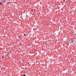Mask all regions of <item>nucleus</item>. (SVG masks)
Segmentation results:
<instances>
[{
    "label": "nucleus",
    "mask_w": 76,
    "mask_h": 76,
    "mask_svg": "<svg viewBox=\"0 0 76 76\" xmlns=\"http://www.w3.org/2000/svg\"><path fill=\"white\" fill-rule=\"evenodd\" d=\"M1 1L3 3H6V1H5V0H1Z\"/></svg>",
    "instance_id": "obj_1"
},
{
    "label": "nucleus",
    "mask_w": 76,
    "mask_h": 76,
    "mask_svg": "<svg viewBox=\"0 0 76 76\" xmlns=\"http://www.w3.org/2000/svg\"><path fill=\"white\" fill-rule=\"evenodd\" d=\"M0 4H1V5H2V4H2V3H1V2H0Z\"/></svg>",
    "instance_id": "obj_2"
},
{
    "label": "nucleus",
    "mask_w": 76,
    "mask_h": 76,
    "mask_svg": "<svg viewBox=\"0 0 76 76\" xmlns=\"http://www.w3.org/2000/svg\"><path fill=\"white\" fill-rule=\"evenodd\" d=\"M10 3L8 2V3H7V4H10Z\"/></svg>",
    "instance_id": "obj_3"
},
{
    "label": "nucleus",
    "mask_w": 76,
    "mask_h": 76,
    "mask_svg": "<svg viewBox=\"0 0 76 76\" xmlns=\"http://www.w3.org/2000/svg\"><path fill=\"white\" fill-rule=\"evenodd\" d=\"M23 76H26V75H25V74H24Z\"/></svg>",
    "instance_id": "obj_4"
},
{
    "label": "nucleus",
    "mask_w": 76,
    "mask_h": 76,
    "mask_svg": "<svg viewBox=\"0 0 76 76\" xmlns=\"http://www.w3.org/2000/svg\"><path fill=\"white\" fill-rule=\"evenodd\" d=\"M7 53H8V54H9V52H8Z\"/></svg>",
    "instance_id": "obj_5"
},
{
    "label": "nucleus",
    "mask_w": 76,
    "mask_h": 76,
    "mask_svg": "<svg viewBox=\"0 0 76 76\" xmlns=\"http://www.w3.org/2000/svg\"><path fill=\"white\" fill-rule=\"evenodd\" d=\"M2 58H3V57H2Z\"/></svg>",
    "instance_id": "obj_6"
},
{
    "label": "nucleus",
    "mask_w": 76,
    "mask_h": 76,
    "mask_svg": "<svg viewBox=\"0 0 76 76\" xmlns=\"http://www.w3.org/2000/svg\"><path fill=\"white\" fill-rule=\"evenodd\" d=\"M26 35V34H24V36H25Z\"/></svg>",
    "instance_id": "obj_7"
},
{
    "label": "nucleus",
    "mask_w": 76,
    "mask_h": 76,
    "mask_svg": "<svg viewBox=\"0 0 76 76\" xmlns=\"http://www.w3.org/2000/svg\"><path fill=\"white\" fill-rule=\"evenodd\" d=\"M45 72H47V71H45Z\"/></svg>",
    "instance_id": "obj_8"
},
{
    "label": "nucleus",
    "mask_w": 76,
    "mask_h": 76,
    "mask_svg": "<svg viewBox=\"0 0 76 76\" xmlns=\"http://www.w3.org/2000/svg\"><path fill=\"white\" fill-rule=\"evenodd\" d=\"M38 9V8H37V9Z\"/></svg>",
    "instance_id": "obj_9"
},
{
    "label": "nucleus",
    "mask_w": 76,
    "mask_h": 76,
    "mask_svg": "<svg viewBox=\"0 0 76 76\" xmlns=\"http://www.w3.org/2000/svg\"><path fill=\"white\" fill-rule=\"evenodd\" d=\"M72 12H73V11H72Z\"/></svg>",
    "instance_id": "obj_10"
}]
</instances>
